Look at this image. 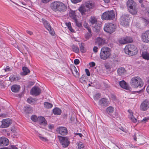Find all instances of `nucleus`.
<instances>
[{"label": "nucleus", "instance_id": "obj_1", "mask_svg": "<svg viewBox=\"0 0 149 149\" xmlns=\"http://www.w3.org/2000/svg\"><path fill=\"white\" fill-rule=\"evenodd\" d=\"M51 8L55 11L63 12L67 9L66 6L62 2L59 1L53 2L51 4Z\"/></svg>", "mask_w": 149, "mask_h": 149}, {"label": "nucleus", "instance_id": "obj_2", "mask_svg": "<svg viewBox=\"0 0 149 149\" xmlns=\"http://www.w3.org/2000/svg\"><path fill=\"white\" fill-rule=\"evenodd\" d=\"M111 51V49L107 47H103L101 49L100 54V58L103 60H106L110 58Z\"/></svg>", "mask_w": 149, "mask_h": 149}, {"label": "nucleus", "instance_id": "obj_3", "mask_svg": "<svg viewBox=\"0 0 149 149\" xmlns=\"http://www.w3.org/2000/svg\"><path fill=\"white\" fill-rule=\"evenodd\" d=\"M130 84L132 86L135 88L141 87L144 84L142 79L139 76L132 77L131 79Z\"/></svg>", "mask_w": 149, "mask_h": 149}, {"label": "nucleus", "instance_id": "obj_4", "mask_svg": "<svg viewBox=\"0 0 149 149\" xmlns=\"http://www.w3.org/2000/svg\"><path fill=\"white\" fill-rule=\"evenodd\" d=\"M124 51L127 54L133 56L137 54L138 50L136 47L134 45L129 44L126 46Z\"/></svg>", "mask_w": 149, "mask_h": 149}, {"label": "nucleus", "instance_id": "obj_5", "mask_svg": "<svg viewBox=\"0 0 149 149\" xmlns=\"http://www.w3.org/2000/svg\"><path fill=\"white\" fill-rule=\"evenodd\" d=\"M115 13L113 10L107 11L102 15L101 18L103 20H112L115 18Z\"/></svg>", "mask_w": 149, "mask_h": 149}, {"label": "nucleus", "instance_id": "obj_6", "mask_svg": "<svg viewBox=\"0 0 149 149\" xmlns=\"http://www.w3.org/2000/svg\"><path fill=\"white\" fill-rule=\"evenodd\" d=\"M130 18L129 15L127 14L123 15L120 18V24L123 26H127L129 24Z\"/></svg>", "mask_w": 149, "mask_h": 149}, {"label": "nucleus", "instance_id": "obj_7", "mask_svg": "<svg viewBox=\"0 0 149 149\" xmlns=\"http://www.w3.org/2000/svg\"><path fill=\"white\" fill-rule=\"evenodd\" d=\"M104 29L105 31L111 34L115 31L116 28L113 24L110 23L105 24Z\"/></svg>", "mask_w": 149, "mask_h": 149}, {"label": "nucleus", "instance_id": "obj_8", "mask_svg": "<svg viewBox=\"0 0 149 149\" xmlns=\"http://www.w3.org/2000/svg\"><path fill=\"white\" fill-rule=\"evenodd\" d=\"M58 138L63 147L66 148L68 146L70 142L67 137L58 136Z\"/></svg>", "mask_w": 149, "mask_h": 149}, {"label": "nucleus", "instance_id": "obj_9", "mask_svg": "<svg viewBox=\"0 0 149 149\" xmlns=\"http://www.w3.org/2000/svg\"><path fill=\"white\" fill-rule=\"evenodd\" d=\"M42 20L45 28L49 31V33L51 35L54 36L55 33L54 32L48 22L43 18L42 19Z\"/></svg>", "mask_w": 149, "mask_h": 149}, {"label": "nucleus", "instance_id": "obj_10", "mask_svg": "<svg viewBox=\"0 0 149 149\" xmlns=\"http://www.w3.org/2000/svg\"><path fill=\"white\" fill-rule=\"evenodd\" d=\"M149 108V101L148 100L146 99L144 100L140 105V109L142 111H146Z\"/></svg>", "mask_w": 149, "mask_h": 149}, {"label": "nucleus", "instance_id": "obj_11", "mask_svg": "<svg viewBox=\"0 0 149 149\" xmlns=\"http://www.w3.org/2000/svg\"><path fill=\"white\" fill-rule=\"evenodd\" d=\"M1 122V125L0 126L1 128H6L9 127L12 123V121L10 119L7 118L3 119Z\"/></svg>", "mask_w": 149, "mask_h": 149}, {"label": "nucleus", "instance_id": "obj_12", "mask_svg": "<svg viewBox=\"0 0 149 149\" xmlns=\"http://www.w3.org/2000/svg\"><path fill=\"white\" fill-rule=\"evenodd\" d=\"M56 131L62 135H66L68 133L67 129L65 127H60L57 128Z\"/></svg>", "mask_w": 149, "mask_h": 149}, {"label": "nucleus", "instance_id": "obj_13", "mask_svg": "<svg viewBox=\"0 0 149 149\" xmlns=\"http://www.w3.org/2000/svg\"><path fill=\"white\" fill-rule=\"evenodd\" d=\"M141 39L144 42L148 43L149 42V30L146 31L142 34Z\"/></svg>", "mask_w": 149, "mask_h": 149}, {"label": "nucleus", "instance_id": "obj_14", "mask_svg": "<svg viewBox=\"0 0 149 149\" xmlns=\"http://www.w3.org/2000/svg\"><path fill=\"white\" fill-rule=\"evenodd\" d=\"M9 143L8 139L5 137L0 138V146H7Z\"/></svg>", "mask_w": 149, "mask_h": 149}, {"label": "nucleus", "instance_id": "obj_15", "mask_svg": "<svg viewBox=\"0 0 149 149\" xmlns=\"http://www.w3.org/2000/svg\"><path fill=\"white\" fill-rule=\"evenodd\" d=\"M41 92V89L38 87L34 86L33 87L31 91V94L35 95H39Z\"/></svg>", "mask_w": 149, "mask_h": 149}, {"label": "nucleus", "instance_id": "obj_16", "mask_svg": "<svg viewBox=\"0 0 149 149\" xmlns=\"http://www.w3.org/2000/svg\"><path fill=\"white\" fill-rule=\"evenodd\" d=\"M78 10L82 15H85L86 14L87 12H90L84 4L79 7L78 8Z\"/></svg>", "mask_w": 149, "mask_h": 149}, {"label": "nucleus", "instance_id": "obj_17", "mask_svg": "<svg viewBox=\"0 0 149 149\" xmlns=\"http://www.w3.org/2000/svg\"><path fill=\"white\" fill-rule=\"evenodd\" d=\"M106 43V41L102 38H97L95 42V44L99 46H101L104 45Z\"/></svg>", "mask_w": 149, "mask_h": 149}, {"label": "nucleus", "instance_id": "obj_18", "mask_svg": "<svg viewBox=\"0 0 149 149\" xmlns=\"http://www.w3.org/2000/svg\"><path fill=\"white\" fill-rule=\"evenodd\" d=\"M109 102L107 99L103 98L101 99L99 101V104L102 107H106L108 105Z\"/></svg>", "mask_w": 149, "mask_h": 149}, {"label": "nucleus", "instance_id": "obj_19", "mask_svg": "<svg viewBox=\"0 0 149 149\" xmlns=\"http://www.w3.org/2000/svg\"><path fill=\"white\" fill-rule=\"evenodd\" d=\"M70 69L73 75L76 77H79V74L77 70L74 66H72L70 68Z\"/></svg>", "mask_w": 149, "mask_h": 149}, {"label": "nucleus", "instance_id": "obj_20", "mask_svg": "<svg viewBox=\"0 0 149 149\" xmlns=\"http://www.w3.org/2000/svg\"><path fill=\"white\" fill-rule=\"evenodd\" d=\"M86 7L90 12L91 9H93L94 6V5L90 1L86 2L84 4Z\"/></svg>", "mask_w": 149, "mask_h": 149}, {"label": "nucleus", "instance_id": "obj_21", "mask_svg": "<svg viewBox=\"0 0 149 149\" xmlns=\"http://www.w3.org/2000/svg\"><path fill=\"white\" fill-rule=\"evenodd\" d=\"M38 121L40 125H45L47 124V122L45 118L43 117H38Z\"/></svg>", "mask_w": 149, "mask_h": 149}, {"label": "nucleus", "instance_id": "obj_22", "mask_svg": "<svg viewBox=\"0 0 149 149\" xmlns=\"http://www.w3.org/2000/svg\"><path fill=\"white\" fill-rule=\"evenodd\" d=\"M119 84L121 88L126 90L129 89V86H128L127 83L124 81L122 80L119 81Z\"/></svg>", "mask_w": 149, "mask_h": 149}, {"label": "nucleus", "instance_id": "obj_23", "mask_svg": "<svg viewBox=\"0 0 149 149\" xmlns=\"http://www.w3.org/2000/svg\"><path fill=\"white\" fill-rule=\"evenodd\" d=\"M84 26L88 30L89 33H88L87 36H86V38H89L91 37L92 36L91 33V28L89 27L88 24L87 23H84Z\"/></svg>", "mask_w": 149, "mask_h": 149}, {"label": "nucleus", "instance_id": "obj_24", "mask_svg": "<svg viewBox=\"0 0 149 149\" xmlns=\"http://www.w3.org/2000/svg\"><path fill=\"white\" fill-rule=\"evenodd\" d=\"M128 10H129L130 13L132 15L136 14L138 12L137 8L136 6L130 8H129Z\"/></svg>", "mask_w": 149, "mask_h": 149}, {"label": "nucleus", "instance_id": "obj_25", "mask_svg": "<svg viewBox=\"0 0 149 149\" xmlns=\"http://www.w3.org/2000/svg\"><path fill=\"white\" fill-rule=\"evenodd\" d=\"M128 9L136 6L135 3L132 0H129L127 2Z\"/></svg>", "mask_w": 149, "mask_h": 149}, {"label": "nucleus", "instance_id": "obj_26", "mask_svg": "<svg viewBox=\"0 0 149 149\" xmlns=\"http://www.w3.org/2000/svg\"><path fill=\"white\" fill-rule=\"evenodd\" d=\"M20 88L19 86L16 85H14L12 86L11 89L12 91L14 93L18 92Z\"/></svg>", "mask_w": 149, "mask_h": 149}, {"label": "nucleus", "instance_id": "obj_27", "mask_svg": "<svg viewBox=\"0 0 149 149\" xmlns=\"http://www.w3.org/2000/svg\"><path fill=\"white\" fill-rule=\"evenodd\" d=\"M20 79V77L17 75H12L9 77V79L11 81H16Z\"/></svg>", "mask_w": 149, "mask_h": 149}, {"label": "nucleus", "instance_id": "obj_28", "mask_svg": "<svg viewBox=\"0 0 149 149\" xmlns=\"http://www.w3.org/2000/svg\"><path fill=\"white\" fill-rule=\"evenodd\" d=\"M117 72L119 75H122L125 72V70L124 68L121 67L118 69Z\"/></svg>", "mask_w": 149, "mask_h": 149}, {"label": "nucleus", "instance_id": "obj_29", "mask_svg": "<svg viewBox=\"0 0 149 149\" xmlns=\"http://www.w3.org/2000/svg\"><path fill=\"white\" fill-rule=\"evenodd\" d=\"M142 56L143 59L149 60V53L147 52H143L142 53Z\"/></svg>", "mask_w": 149, "mask_h": 149}, {"label": "nucleus", "instance_id": "obj_30", "mask_svg": "<svg viewBox=\"0 0 149 149\" xmlns=\"http://www.w3.org/2000/svg\"><path fill=\"white\" fill-rule=\"evenodd\" d=\"M22 70L23 72L21 73V74L22 75H26L30 72V70L26 67H23Z\"/></svg>", "mask_w": 149, "mask_h": 149}, {"label": "nucleus", "instance_id": "obj_31", "mask_svg": "<svg viewBox=\"0 0 149 149\" xmlns=\"http://www.w3.org/2000/svg\"><path fill=\"white\" fill-rule=\"evenodd\" d=\"M53 113L55 115H60L61 113V111L60 109L56 108L53 109Z\"/></svg>", "mask_w": 149, "mask_h": 149}, {"label": "nucleus", "instance_id": "obj_32", "mask_svg": "<svg viewBox=\"0 0 149 149\" xmlns=\"http://www.w3.org/2000/svg\"><path fill=\"white\" fill-rule=\"evenodd\" d=\"M90 23L92 25L96 24L97 22V19L94 16H91L89 19Z\"/></svg>", "mask_w": 149, "mask_h": 149}, {"label": "nucleus", "instance_id": "obj_33", "mask_svg": "<svg viewBox=\"0 0 149 149\" xmlns=\"http://www.w3.org/2000/svg\"><path fill=\"white\" fill-rule=\"evenodd\" d=\"M79 81L82 83H86L88 80L87 77L85 75H83L79 79Z\"/></svg>", "mask_w": 149, "mask_h": 149}, {"label": "nucleus", "instance_id": "obj_34", "mask_svg": "<svg viewBox=\"0 0 149 149\" xmlns=\"http://www.w3.org/2000/svg\"><path fill=\"white\" fill-rule=\"evenodd\" d=\"M80 51L82 53H85L86 51V49L84 47V44L83 43H79Z\"/></svg>", "mask_w": 149, "mask_h": 149}, {"label": "nucleus", "instance_id": "obj_35", "mask_svg": "<svg viewBox=\"0 0 149 149\" xmlns=\"http://www.w3.org/2000/svg\"><path fill=\"white\" fill-rule=\"evenodd\" d=\"M71 47L72 51L76 53H78L79 52V48L77 46H75V45H73Z\"/></svg>", "mask_w": 149, "mask_h": 149}, {"label": "nucleus", "instance_id": "obj_36", "mask_svg": "<svg viewBox=\"0 0 149 149\" xmlns=\"http://www.w3.org/2000/svg\"><path fill=\"white\" fill-rule=\"evenodd\" d=\"M70 17L74 20H76L77 18L75 15V12L74 11H71L69 14Z\"/></svg>", "mask_w": 149, "mask_h": 149}, {"label": "nucleus", "instance_id": "obj_37", "mask_svg": "<svg viewBox=\"0 0 149 149\" xmlns=\"http://www.w3.org/2000/svg\"><path fill=\"white\" fill-rule=\"evenodd\" d=\"M44 105L45 107L47 109L51 108L53 106L52 104L47 102H44Z\"/></svg>", "mask_w": 149, "mask_h": 149}, {"label": "nucleus", "instance_id": "obj_38", "mask_svg": "<svg viewBox=\"0 0 149 149\" xmlns=\"http://www.w3.org/2000/svg\"><path fill=\"white\" fill-rule=\"evenodd\" d=\"M113 111L114 108L111 107H108L106 109L107 113L109 114L112 113Z\"/></svg>", "mask_w": 149, "mask_h": 149}, {"label": "nucleus", "instance_id": "obj_39", "mask_svg": "<svg viewBox=\"0 0 149 149\" xmlns=\"http://www.w3.org/2000/svg\"><path fill=\"white\" fill-rule=\"evenodd\" d=\"M37 135L39 138L42 141H47V139L46 138L42 136V135L39 134H37Z\"/></svg>", "mask_w": 149, "mask_h": 149}, {"label": "nucleus", "instance_id": "obj_40", "mask_svg": "<svg viewBox=\"0 0 149 149\" xmlns=\"http://www.w3.org/2000/svg\"><path fill=\"white\" fill-rule=\"evenodd\" d=\"M125 38L126 43H127L131 42L133 41L132 38L130 37H127Z\"/></svg>", "mask_w": 149, "mask_h": 149}, {"label": "nucleus", "instance_id": "obj_41", "mask_svg": "<svg viewBox=\"0 0 149 149\" xmlns=\"http://www.w3.org/2000/svg\"><path fill=\"white\" fill-rule=\"evenodd\" d=\"M66 26L68 27L69 30L72 32H73L74 30L72 29L71 27V23L70 22L66 23Z\"/></svg>", "mask_w": 149, "mask_h": 149}, {"label": "nucleus", "instance_id": "obj_42", "mask_svg": "<svg viewBox=\"0 0 149 149\" xmlns=\"http://www.w3.org/2000/svg\"><path fill=\"white\" fill-rule=\"evenodd\" d=\"M25 111L28 113H31L32 111V109L30 107H27L26 108Z\"/></svg>", "mask_w": 149, "mask_h": 149}, {"label": "nucleus", "instance_id": "obj_43", "mask_svg": "<svg viewBox=\"0 0 149 149\" xmlns=\"http://www.w3.org/2000/svg\"><path fill=\"white\" fill-rule=\"evenodd\" d=\"M31 119L34 122H36L38 120V118L35 115H33L31 117Z\"/></svg>", "mask_w": 149, "mask_h": 149}, {"label": "nucleus", "instance_id": "obj_44", "mask_svg": "<svg viewBox=\"0 0 149 149\" xmlns=\"http://www.w3.org/2000/svg\"><path fill=\"white\" fill-rule=\"evenodd\" d=\"M119 42L121 44H126V42L125 38H121L119 40Z\"/></svg>", "mask_w": 149, "mask_h": 149}, {"label": "nucleus", "instance_id": "obj_45", "mask_svg": "<svg viewBox=\"0 0 149 149\" xmlns=\"http://www.w3.org/2000/svg\"><path fill=\"white\" fill-rule=\"evenodd\" d=\"M100 97V94L97 93L94 96V98L95 100H98Z\"/></svg>", "mask_w": 149, "mask_h": 149}, {"label": "nucleus", "instance_id": "obj_46", "mask_svg": "<svg viewBox=\"0 0 149 149\" xmlns=\"http://www.w3.org/2000/svg\"><path fill=\"white\" fill-rule=\"evenodd\" d=\"M74 21L75 22L77 26L79 27H82L81 23L78 22V21L77 20V19H76V20H74Z\"/></svg>", "mask_w": 149, "mask_h": 149}, {"label": "nucleus", "instance_id": "obj_47", "mask_svg": "<svg viewBox=\"0 0 149 149\" xmlns=\"http://www.w3.org/2000/svg\"><path fill=\"white\" fill-rule=\"evenodd\" d=\"M130 119L134 123H136L137 121V119L133 116V115L130 117Z\"/></svg>", "mask_w": 149, "mask_h": 149}, {"label": "nucleus", "instance_id": "obj_48", "mask_svg": "<svg viewBox=\"0 0 149 149\" xmlns=\"http://www.w3.org/2000/svg\"><path fill=\"white\" fill-rule=\"evenodd\" d=\"M84 144L82 143H79L78 144V148L79 149H84Z\"/></svg>", "mask_w": 149, "mask_h": 149}, {"label": "nucleus", "instance_id": "obj_49", "mask_svg": "<svg viewBox=\"0 0 149 149\" xmlns=\"http://www.w3.org/2000/svg\"><path fill=\"white\" fill-rule=\"evenodd\" d=\"M4 82L3 81L0 80V86L1 88H5V86L4 85Z\"/></svg>", "mask_w": 149, "mask_h": 149}, {"label": "nucleus", "instance_id": "obj_50", "mask_svg": "<svg viewBox=\"0 0 149 149\" xmlns=\"http://www.w3.org/2000/svg\"><path fill=\"white\" fill-rule=\"evenodd\" d=\"M71 2L74 3H76L80 2L81 0H71Z\"/></svg>", "mask_w": 149, "mask_h": 149}, {"label": "nucleus", "instance_id": "obj_51", "mask_svg": "<svg viewBox=\"0 0 149 149\" xmlns=\"http://www.w3.org/2000/svg\"><path fill=\"white\" fill-rule=\"evenodd\" d=\"M105 66L106 69H107L109 70H110L111 69V66L109 64H106L105 65Z\"/></svg>", "mask_w": 149, "mask_h": 149}, {"label": "nucleus", "instance_id": "obj_52", "mask_svg": "<svg viewBox=\"0 0 149 149\" xmlns=\"http://www.w3.org/2000/svg\"><path fill=\"white\" fill-rule=\"evenodd\" d=\"M74 63L76 65H77L79 63V61L78 59H75L74 61Z\"/></svg>", "mask_w": 149, "mask_h": 149}, {"label": "nucleus", "instance_id": "obj_53", "mask_svg": "<svg viewBox=\"0 0 149 149\" xmlns=\"http://www.w3.org/2000/svg\"><path fill=\"white\" fill-rule=\"evenodd\" d=\"M98 48L97 47L95 46L93 49V51L95 53H96L97 52Z\"/></svg>", "mask_w": 149, "mask_h": 149}, {"label": "nucleus", "instance_id": "obj_54", "mask_svg": "<svg viewBox=\"0 0 149 149\" xmlns=\"http://www.w3.org/2000/svg\"><path fill=\"white\" fill-rule=\"evenodd\" d=\"M85 71L87 75L88 76H89L90 75V73L89 70L87 69H85Z\"/></svg>", "mask_w": 149, "mask_h": 149}, {"label": "nucleus", "instance_id": "obj_55", "mask_svg": "<svg viewBox=\"0 0 149 149\" xmlns=\"http://www.w3.org/2000/svg\"><path fill=\"white\" fill-rule=\"evenodd\" d=\"M33 99H31V98H28L27 100V101L29 103L31 104L32 102H33Z\"/></svg>", "mask_w": 149, "mask_h": 149}, {"label": "nucleus", "instance_id": "obj_56", "mask_svg": "<svg viewBox=\"0 0 149 149\" xmlns=\"http://www.w3.org/2000/svg\"><path fill=\"white\" fill-rule=\"evenodd\" d=\"M4 70L6 72L9 71H10V69L9 66H7L6 68L4 69Z\"/></svg>", "mask_w": 149, "mask_h": 149}, {"label": "nucleus", "instance_id": "obj_57", "mask_svg": "<svg viewBox=\"0 0 149 149\" xmlns=\"http://www.w3.org/2000/svg\"><path fill=\"white\" fill-rule=\"evenodd\" d=\"M128 112L130 113L129 116L130 117L133 115V113L132 112V111L130 110H129L128 111Z\"/></svg>", "mask_w": 149, "mask_h": 149}, {"label": "nucleus", "instance_id": "obj_58", "mask_svg": "<svg viewBox=\"0 0 149 149\" xmlns=\"http://www.w3.org/2000/svg\"><path fill=\"white\" fill-rule=\"evenodd\" d=\"M149 120V117H145L143 118V119L142 120V121H144L145 122H146Z\"/></svg>", "mask_w": 149, "mask_h": 149}, {"label": "nucleus", "instance_id": "obj_59", "mask_svg": "<svg viewBox=\"0 0 149 149\" xmlns=\"http://www.w3.org/2000/svg\"><path fill=\"white\" fill-rule=\"evenodd\" d=\"M26 32L28 34H29L30 35H31L33 34V32L31 31L27 30L26 31Z\"/></svg>", "mask_w": 149, "mask_h": 149}, {"label": "nucleus", "instance_id": "obj_60", "mask_svg": "<svg viewBox=\"0 0 149 149\" xmlns=\"http://www.w3.org/2000/svg\"><path fill=\"white\" fill-rule=\"evenodd\" d=\"M54 127V126L53 125H48V127L50 129H52Z\"/></svg>", "mask_w": 149, "mask_h": 149}, {"label": "nucleus", "instance_id": "obj_61", "mask_svg": "<svg viewBox=\"0 0 149 149\" xmlns=\"http://www.w3.org/2000/svg\"><path fill=\"white\" fill-rule=\"evenodd\" d=\"M90 65L92 67L94 66L95 65V63L94 62H91L90 63Z\"/></svg>", "mask_w": 149, "mask_h": 149}, {"label": "nucleus", "instance_id": "obj_62", "mask_svg": "<svg viewBox=\"0 0 149 149\" xmlns=\"http://www.w3.org/2000/svg\"><path fill=\"white\" fill-rule=\"evenodd\" d=\"M120 129L121 130L123 131V132H126V130L123 127H121L120 128Z\"/></svg>", "mask_w": 149, "mask_h": 149}, {"label": "nucleus", "instance_id": "obj_63", "mask_svg": "<svg viewBox=\"0 0 149 149\" xmlns=\"http://www.w3.org/2000/svg\"><path fill=\"white\" fill-rule=\"evenodd\" d=\"M74 134L75 135H79L80 137H82V136H83V135L81 133H75Z\"/></svg>", "mask_w": 149, "mask_h": 149}, {"label": "nucleus", "instance_id": "obj_64", "mask_svg": "<svg viewBox=\"0 0 149 149\" xmlns=\"http://www.w3.org/2000/svg\"><path fill=\"white\" fill-rule=\"evenodd\" d=\"M146 91L147 93L149 94V85L146 88Z\"/></svg>", "mask_w": 149, "mask_h": 149}]
</instances>
